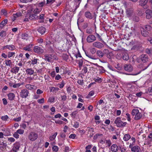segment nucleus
Returning a JSON list of instances; mask_svg holds the SVG:
<instances>
[{"label": "nucleus", "instance_id": "obj_1", "mask_svg": "<svg viewBox=\"0 0 152 152\" xmlns=\"http://www.w3.org/2000/svg\"><path fill=\"white\" fill-rule=\"evenodd\" d=\"M132 114L133 116H135V120H139L142 117L141 113L139 112V110L137 109H133L132 112Z\"/></svg>", "mask_w": 152, "mask_h": 152}, {"label": "nucleus", "instance_id": "obj_2", "mask_svg": "<svg viewBox=\"0 0 152 152\" xmlns=\"http://www.w3.org/2000/svg\"><path fill=\"white\" fill-rule=\"evenodd\" d=\"M114 123L118 127H121L125 126L127 124L126 122H123L121 120L120 117L117 118L115 121Z\"/></svg>", "mask_w": 152, "mask_h": 152}, {"label": "nucleus", "instance_id": "obj_3", "mask_svg": "<svg viewBox=\"0 0 152 152\" xmlns=\"http://www.w3.org/2000/svg\"><path fill=\"white\" fill-rule=\"evenodd\" d=\"M28 139L31 141H34L35 140L38 138L37 134L33 132H30L28 136Z\"/></svg>", "mask_w": 152, "mask_h": 152}, {"label": "nucleus", "instance_id": "obj_4", "mask_svg": "<svg viewBox=\"0 0 152 152\" xmlns=\"http://www.w3.org/2000/svg\"><path fill=\"white\" fill-rule=\"evenodd\" d=\"M45 59L46 61L48 62H52L54 60H57L58 58L56 56L54 55H52L46 56Z\"/></svg>", "mask_w": 152, "mask_h": 152}, {"label": "nucleus", "instance_id": "obj_5", "mask_svg": "<svg viewBox=\"0 0 152 152\" xmlns=\"http://www.w3.org/2000/svg\"><path fill=\"white\" fill-rule=\"evenodd\" d=\"M20 96L23 98H26L29 96L28 91L26 89L22 90L20 92Z\"/></svg>", "mask_w": 152, "mask_h": 152}, {"label": "nucleus", "instance_id": "obj_6", "mask_svg": "<svg viewBox=\"0 0 152 152\" xmlns=\"http://www.w3.org/2000/svg\"><path fill=\"white\" fill-rule=\"evenodd\" d=\"M96 40V37L93 35H90L88 36L86 38L87 41L89 43L93 42Z\"/></svg>", "mask_w": 152, "mask_h": 152}, {"label": "nucleus", "instance_id": "obj_7", "mask_svg": "<svg viewBox=\"0 0 152 152\" xmlns=\"http://www.w3.org/2000/svg\"><path fill=\"white\" fill-rule=\"evenodd\" d=\"M92 45L99 48H101L104 47V45L102 43L98 42H94L92 44Z\"/></svg>", "mask_w": 152, "mask_h": 152}, {"label": "nucleus", "instance_id": "obj_8", "mask_svg": "<svg viewBox=\"0 0 152 152\" xmlns=\"http://www.w3.org/2000/svg\"><path fill=\"white\" fill-rule=\"evenodd\" d=\"M34 50L35 52L39 54L42 53L44 52L43 49L37 46L34 47Z\"/></svg>", "mask_w": 152, "mask_h": 152}, {"label": "nucleus", "instance_id": "obj_9", "mask_svg": "<svg viewBox=\"0 0 152 152\" xmlns=\"http://www.w3.org/2000/svg\"><path fill=\"white\" fill-rule=\"evenodd\" d=\"M124 69L126 71L130 72L133 70V67L130 64H125L124 66Z\"/></svg>", "mask_w": 152, "mask_h": 152}, {"label": "nucleus", "instance_id": "obj_10", "mask_svg": "<svg viewBox=\"0 0 152 152\" xmlns=\"http://www.w3.org/2000/svg\"><path fill=\"white\" fill-rule=\"evenodd\" d=\"M140 60L143 63L147 62L148 60L147 56L145 54L141 55L140 57Z\"/></svg>", "mask_w": 152, "mask_h": 152}, {"label": "nucleus", "instance_id": "obj_11", "mask_svg": "<svg viewBox=\"0 0 152 152\" xmlns=\"http://www.w3.org/2000/svg\"><path fill=\"white\" fill-rule=\"evenodd\" d=\"M22 15V14L20 12H17L15 14H14L12 17V20L13 21H14L17 18L21 16Z\"/></svg>", "mask_w": 152, "mask_h": 152}, {"label": "nucleus", "instance_id": "obj_12", "mask_svg": "<svg viewBox=\"0 0 152 152\" xmlns=\"http://www.w3.org/2000/svg\"><path fill=\"white\" fill-rule=\"evenodd\" d=\"M146 18L148 19H150L152 16V12L149 10H147L145 11Z\"/></svg>", "mask_w": 152, "mask_h": 152}, {"label": "nucleus", "instance_id": "obj_13", "mask_svg": "<svg viewBox=\"0 0 152 152\" xmlns=\"http://www.w3.org/2000/svg\"><path fill=\"white\" fill-rule=\"evenodd\" d=\"M26 71V74L28 75H33L34 73V70L32 68H27Z\"/></svg>", "mask_w": 152, "mask_h": 152}, {"label": "nucleus", "instance_id": "obj_14", "mask_svg": "<svg viewBox=\"0 0 152 152\" xmlns=\"http://www.w3.org/2000/svg\"><path fill=\"white\" fill-rule=\"evenodd\" d=\"M110 148L111 151L113 152H116L118 151V146L115 144H113Z\"/></svg>", "mask_w": 152, "mask_h": 152}, {"label": "nucleus", "instance_id": "obj_15", "mask_svg": "<svg viewBox=\"0 0 152 152\" xmlns=\"http://www.w3.org/2000/svg\"><path fill=\"white\" fill-rule=\"evenodd\" d=\"M7 95L10 101L13 100L15 97L14 94L12 92L9 93L7 94Z\"/></svg>", "mask_w": 152, "mask_h": 152}, {"label": "nucleus", "instance_id": "obj_16", "mask_svg": "<svg viewBox=\"0 0 152 152\" xmlns=\"http://www.w3.org/2000/svg\"><path fill=\"white\" fill-rule=\"evenodd\" d=\"M126 13L128 17L131 16L133 13V10L132 8H129L126 10Z\"/></svg>", "mask_w": 152, "mask_h": 152}, {"label": "nucleus", "instance_id": "obj_17", "mask_svg": "<svg viewBox=\"0 0 152 152\" xmlns=\"http://www.w3.org/2000/svg\"><path fill=\"white\" fill-rule=\"evenodd\" d=\"M19 147V144L18 143H16L14 144L12 149L13 151L14 152H16L18 150Z\"/></svg>", "mask_w": 152, "mask_h": 152}, {"label": "nucleus", "instance_id": "obj_18", "mask_svg": "<svg viewBox=\"0 0 152 152\" xmlns=\"http://www.w3.org/2000/svg\"><path fill=\"white\" fill-rule=\"evenodd\" d=\"M4 48H7L10 50H13L15 49V46L13 45H8L4 46Z\"/></svg>", "mask_w": 152, "mask_h": 152}, {"label": "nucleus", "instance_id": "obj_19", "mask_svg": "<svg viewBox=\"0 0 152 152\" xmlns=\"http://www.w3.org/2000/svg\"><path fill=\"white\" fill-rule=\"evenodd\" d=\"M141 32L143 36L146 37L148 34V31L143 28H141Z\"/></svg>", "mask_w": 152, "mask_h": 152}, {"label": "nucleus", "instance_id": "obj_20", "mask_svg": "<svg viewBox=\"0 0 152 152\" xmlns=\"http://www.w3.org/2000/svg\"><path fill=\"white\" fill-rule=\"evenodd\" d=\"M5 65L7 66H11L12 65V62L10 59H6L4 61Z\"/></svg>", "mask_w": 152, "mask_h": 152}, {"label": "nucleus", "instance_id": "obj_21", "mask_svg": "<svg viewBox=\"0 0 152 152\" xmlns=\"http://www.w3.org/2000/svg\"><path fill=\"white\" fill-rule=\"evenodd\" d=\"M25 87L27 89L31 90L33 89H35L36 88L34 86L28 84L26 85H25Z\"/></svg>", "mask_w": 152, "mask_h": 152}, {"label": "nucleus", "instance_id": "obj_22", "mask_svg": "<svg viewBox=\"0 0 152 152\" xmlns=\"http://www.w3.org/2000/svg\"><path fill=\"white\" fill-rule=\"evenodd\" d=\"M85 15L86 17L87 18L92 19L93 18V16L91 13L89 11L86 12H85Z\"/></svg>", "mask_w": 152, "mask_h": 152}, {"label": "nucleus", "instance_id": "obj_23", "mask_svg": "<svg viewBox=\"0 0 152 152\" xmlns=\"http://www.w3.org/2000/svg\"><path fill=\"white\" fill-rule=\"evenodd\" d=\"M123 58L124 60L126 61L129 59V57L128 53L126 52H124L123 53Z\"/></svg>", "mask_w": 152, "mask_h": 152}, {"label": "nucleus", "instance_id": "obj_24", "mask_svg": "<svg viewBox=\"0 0 152 152\" xmlns=\"http://www.w3.org/2000/svg\"><path fill=\"white\" fill-rule=\"evenodd\" d=\"M19 70V68L17 66H15L11 70L12 72L16 74L18 72Z\"/></svg>", "mask_w": 152, "mask_h": 152}, {"label": "nucleus", "instance_id": "obj_25", "mask_svg": "<svg viewBox=\"0 0 152 152\" xmlns=\"http://www.w3.org/2000/svg\"><path fill=\"white\" fill-rule=\"evenodd\" d=\"M38 31L39 33L42 34L45 33V28L43 27H40L39 28Z\"/></svg>", "mask_w": 152, "mask_h": 152}, {"label": "nucleus", "instance_id": "obj_26", "mask_svg": "<svg viewBox=\"0 0 152 152\" xmlns=\"http://www.w3.org/2000/svg\"><path fill=\"white\" fill-rule=\"evenodd\" d=\"M152 139L147 138L145 142V144L149 145L150 146L151 145Z\"/></svg>", "mask_w": 152, "mask_h": 152}, {"label": "nucleus", "instance_id": "obj_27", "mask_svg": "<svg viewBox=\"0 0 152 152\" xmlns=\"http://www.w3.org/2000/svg\"><path fill=\"white\" fill-rule=\"evenodd\" d=\"M7 20L6 19L2 21L0 23V28H3L7 24Z\"/></svg>", "mask_w": 152, "mask_h": 152}, {"label": "nucleus", "instance_id": "obj_28", "mask_svg": "<svg viewBox=\"0 0 152 152\" xmlns=\"http://www.w3.org/2000/svg\"><path fill=\"white\" fill-rule=\"evenodd\" d=\"M129 99L132 100L133 102H135L137 100V98L135 96L132 94H129Z\"/></svg>", "mask_w": 152, "mask_h": 152}, {"label": "nucleus", "instance_id": "obj_29", "mask_svg": "<svg viewBox=\"0 0 152 152\" xmlns=\"http://www.w3.org/2000/svg\"><path fill=\"white\" fill-rule=\"evenodd\" d=\"M57 135V133L56 132L54 133L53 135L50 136L49 137V139L50 141H53L55 140L56 136Z\"/></svg>", "mask_w": 152, "mask_h": 152}, {"label": "nucleus", "instance_id": "obj_30", "mask_svg": "<svg viewBox=\"0 0 152 152\" xmlns=\"http://www.w3.org/2000/svg\"><path fill=\"white\" fill-rule=\"evenodd\" d=\"M32 45H29L27 46L26 47H25L23 49L24 50L26 51H31V48L32 47Z\"/></svg>", "mask_w": 152, "mask_h": 152}, {"label": "nucleus", "instance_id": "obj_31", "mask_svg": "<svg viewBox=\"0 0 152 152\" xmlns=\"http://www.w3.org/2000/svg\"><path fill=\"white\" fill-rule=\"evenodd\" d=\"M131 137L129 134H126L124 135L123 137V139L125 141H127Z\"/></svg>", "mask_w": 152, "mask_h": 152}, {"label": "nucleus", "instance_id": "obj_32", "mask_svg": "<svg viewBox=\"0 0 152 152\" xmlns=\"http://www.w3.org/2000/svg\"><path fill=\"white\" fill-rule=\"evenodd\" d=\"M148 0H141L140 1V4L142 6H145L147 3Z\"/></svg>", "mask_w": 152, "mask_h": 152}, {"label": "nucleus", "instance_id": "obj_33", "mask_svg": "<svg viewBox=\"0 0 152 152\" xmlns=\"http://www.w3.org/2000/svg\"><path fill=\"white\" fill-rule=\"evenodd\" d=\"M139 147L138 146H134L132 148L131 150L134 152H138L139 151Z\"/></svg>", "mask_w": 152, "mask_h": 152}, {"label": "nucleus", "instance_id": "obj_34", "mask_svg": "<svg viewBox=\"0 0 152 152\" xmlns=\"http://www.w3.org/2000/svg\"><path fill=\"white\" fill-rule=\"evenodd\" d=\"M96 54L100 58L104 56V53L100 50H98L96 52Z\"/></svg>", "mask_w": 152, "mask_h": 152}, {"label": "nucleus", "instance_id": "obj_35", "mask_svg": "<svg viewBox=\"0 0 152 152\" xmlns=\"http://www.w3.org/2000/svg\"><path fill=\"white\" fill-rule=\"evenodd\" d=\"M105 143L107 145L106 147H110L112 144V142L109 139L105 140Z\"/></svg>", "mask_w": 152, "mask_h": 152}, {"label": "nucleus", "instance_id": "obj_36", "mask_svg": "<svg viewBox=\"0 0 152 152\" xmlns=\"http://www.w3.org/2000/svg\"><path fill=\"white\" fill-rule=\"evenodd\" d=\"M58 149V147L56 145H54L52 148L53 152H57Z\"/></svg>", "mask_w": 152, "mask_h": 152}, {"label": "nucleus", "instance_id": "obj_37", "mask_svg": "<svg viewBox=\"0 0 152 152\" xmlns=\"http://www.w3.org/2000/svg\"><path fill=\"white\" fill-rule=\"evenodd\" d=\"M10 135V133L8 132L7 133H4V134L2 132H0V138H4V135L6 136H8Z\"/></svg>", "mask_w": 152, "mask_h": 152}, {"label": "nucleus", "instance_id": "obj_38", "mask_svg": "<svg viewBox=\"0 0 152 152\" xmlns=\"http://www.w3.org/2000/svg\"><path fill=\"white\" fill-rule=\"evenodd\" d=\"M83 60L82 59H81L78 60V64L80 68H81L83 65Z\"/></svg>", "mask_w": 152, "mask_h": 152}, {"label": "nucleus", "instance_id": "obj_39", "mask_svg": "<svg viewBox=\"0 0 152 152\" xmlns=\"http://www.w3.org/2000/svg\"><path fill=\"white\" fill-rule=\"evenodd\" d=\"M23 83L15 84L12 86V87L14 88H17L20 87L21 85H23Z\"/></svg>", "mask_w": 152, "mask_h": 152}, {"label": "nucleus", "instance_id": "obj_40", "mask_svg": "<svg viewBox=\"0 0 152 152\" xmlns=\"http://www.w3.org/2000/svg\"><path fill=\"white\" fill-rule=\"evenodd\" d=\"M41 10L40 9L36 8L34 10V12L35 14L39 13L41 12Z\"/></svg>", "mask_w": 152, "mask_h": 152}, {"label": "nucleus", "instance_id": "obj_41", "mask_svg": "<svg viewBox=\"0 0 152 152\" xmlns=\"http://www.w3.org/2000/svg\"><path fill=\"white\" fill-rule=\"evenodd\" d=\"M65 85V83L63 81H62L61 83L58 84L57 85V86H58V87L60 88H63Z\"/></svg>", "mask_w": 152, "mask_h": 152}, {"label": "nucleus", "instance_id": "obj_42", "mask_svg": "<svg viewBox=\"0 0 152 152\" xmlns=\"http://www.w3.org/2000/svg\"><path fill=\"white\" fill-rule=\"evenodd\" d=\"M9 118V117L7 115H5L2 116L1 117V119L2 120L4 121H7V119Z\"/></svg>", "mask_w": 152, "mask_h": 152}, {"label": "nucleus", "instance_id": "obj_43", "mask_svg": "<svg viewBox=\"0 0 152 152\" xmlns=\"http://www.w3.org/2000/svg\"><path fill=\"white\" fill-rule=\"evenodd\" d=\"M98 67L99 68V70L101 73H103L104 72L105 70L104 68L102 66H98Z\"/></svg>", "mask_w": 152, "mask_h": 152}, {"label": "nucleus", "instance_id": "obj_44", "mask_svg": "<svg viewBox=\"0 0 152 152\" xmlns=\"http://www.w3.org/2000/svg\"><path fill=\"white\" fill-rule=\"evenodd\" d=\"M6 36V32L5 31H2L0 33V36L2 37H4Z\"/></svg>", "mask_w": 152, "mask_h": 152}, {"label": "nucleus", "instance_id": "obj_45", "mask_svg": "<svg viewBox=\"0 0 152 152\" xmlns=\"http://www.w3.org/2000/svg\"><path fill=\"white\" fill-rule=\"evenodd\" d=\"M22 37L23 39H26V40L28 38V35L26 33H25L22 34Z\"/></svg>", "mask_w": 152, "mask_h": 152}, {"label": "nucleus", "instance_id": "obj_46", "mask_svg": "<svg viewBox=\"0 0 152 152\" xmlns=\"http://www.w3.org/2000/svg\"><path fill=\"white\" fill-rule=\"evenodd\" d=\"M15 54V53L13 52H9L7 53L8 57L9 58L13 56Z\"/></svg>", "mask_w": 152, "mask_h": 152}, {"label": "nucleus", "instance_id": "obj_47", "mask_svg": "<svg viewBox=\"0 0 152 152\" xmlns=\"http://www.w3.org/2000/svg\"><path fill=\"white\" fill-rule=\"evenodd\" d=\"M94 80L96 82L100 83L102 81L101 78L99 77H97V78H94Z\"/></svg>", "mask_w": 152, "mask_h": 152}, {"label": "nucleus", "instance_id": "obj_48", "mask_svg": "<svg viewBox=\"0 0 152 152\" xmlns=\"http://www.w3.org/2000/svg\"><path fill=\"white\" fill-rule=\"evenodd\" d=\"M16 132L18 134H22L24 132V131L23 130L20 129L18 130Z\"/></svg>", "mask_w": 152, "mask_h": 152}, {"label": "nucleus", "instance_id": "obj_49", "mask_svg": "<svg viewBox=\"0 0 152 152\" xmlns=\"http://www.w3.org/2000/svg\"><path fill=\"white\" fill-rule=\"evenodd\" d=\"M55 98L54 97H50L48 100V102L50 103L53 102L54 101Z\"/></svg>", "mask_w": 152, "mask_h": 152}, {"label": "nucleus", "instance_id": "obj_50", "mask_svg": "<svg viewBox=\"0 0 152 152\" xmlns=\"http://www.w3.org/2000/svg\"><path fill=\"white\" fill-rule=\"evenodd\" d=\"M44 17V15L43 14H41L40 15L39 17V22H44V20H43Z\"/></svg>", "mask_w": 152, "mask_h": 152}, {"label": "nucleus", "instance_id": "obj_51", "mask_svg": "<svg viewBox=\"0 0 152 152\" xmlns=\"http://www.w3.org/2000/svg\"><path fill=\"white\" fill-rule=\"evenodd\" d=\"M21 117H19L17 118H15L13 119V120L14 121H16L17 122H19L21 121Z\"/></svg>", "mask_w": 152, "mask_h": 152}, {"label": "nucleus", "instance_id": "obj_52", "mask_svg": "<svg viewBox=\"0 0 152 152\" xmlns=\"http://www.w3.org/2000/svg\"><path fill=\"white\" fill-rule=\"evenodd\" d=\"M50 110L51 111V114L53 115V114H54L56 111L55 107H52L50 109Z\"/></svg>", "mask_w": 152, "mask_h": 152}, {"label": "nucleus", "instance_id": "obj_53", "mask_svg": "<svg viewBox=\"0 0 152 152\" xmlns=\"http://www.w3.org/2000/svg\"><path fill=\"white\" fill-rule=\"evenodd\" d=\"M15 140V139L13 137H9L8 138V141L11 142H14Z\"/></svg>", "mask_w": 152, "mask_h": 152}, {"label": "nucleus", "instance_id": "obj_54", "mask_svg": "<svg viewBox=\"0 0 152 152\" xmlns=\"http://www.w3.org/2000/svg\"><path fill=\"white\" fill-rule=\"evenodd\" d=\"M59 90V89L58 88H56L54 87H51V91H58Z\"/></svg>", "mask_w": 152, "mask_h": 152}, {"label": "nucleus", "instance_id": "obj_55", "mask_svg": "<svg viewBox=\"0 0 152 152\" xmlns=\"http://www.w3.org/2000/svg\"><path fill=\"white\" fill-rule=\"evenodd\" d=\"M37 102L40 104H43L44 103V99L43 98L37 100Z\"/></svg>", "mask_w": 152, "mask_h": 152}, {"label": "nucleus", "instance_id": "obj_56", "mask_svg": "<svg viewBox=\"0 0 152 152\" xmlns=\"http://www.w3.org/2000/svg\"><path fill=\"white\" fill-rule=\"evenodd\" d=\"M55 1V0H47L46 3L47 4H52Z\"/></svg>", "mask_w": 152, "mask_h": 152}, {"label": "nucleus", "instance_id": "obj_57", "mask_svg": "<svg viewBox=\"0 0 152 152\" xmlns=\"http://www.w3.org/2000/svg\"><path fill=\"white\" fill-rule=\"evenodd\" d=\"M79 124L77 122H74L73 126L75 128H77L79 127Z\"/></svg>", "mask_w": 152, "mask_h": 152}, {"label": "nucleus", "instance_id": "obj_58", "mask_svg": "<svg viewBox=\"0 0 152 152\" xmlns=\"http://www.w3.org/2000/svg\"><path fill=\"white\" fill-rule=\"evenodd\" d=\"M35 14H32L30 15L29 17V19L30 20H32L35 18Z\"/></svg>", "mask_w": 152, "mask_h": 152}, {"label": "nucleus", "instance_id": "obj_59", "mask_svg": "<svg viewBox=\"0 0 152 152\" xmlns=\"http://www.w3.org/2000/svg\"><path fill=\"white\" fill-rule=\"evenodd\" d=\"M38 60L37 59H34V60H32L31 64L33 65L36 64L37 63V61Z\"/></svg>", "mask_w": 152, "mask_h": 152}, {"label": "nucleus", "instance_id": "obj_60", "mask_svg": "<svg viewBox=\"0 0 152 152\" xmlns=\"http://www.w3.org/2000/svg\"><path fill=\"white\" fill-rule=\"evenodd\" d=\"M20 126L21 128L25 129L26 127V124L22 123L20 125Z\"/></svg>", "mask_w": 152, "mask_h": 152}, {"label": "nucleus", "instance_id": "obj_61", "mask_svg": "<svg viewBox=\"0 0 152 152\" xmlns=\"http://www.w3.org/2000/svg\"><path fill=\"white\" fill-rule=\"evenodd\" d=\"M61 100L62 101H65L66 100V96L65 95H63L62 96H61Z\"/></svg>", "mask_w": 152, "mask_h": 152}, {"label": "nucleus", "instance_id": "obj_62", "mask_svg": "<svg viewBox=\"0 0 152 152\" xmlns=\"http://www.w3.org/2000/svg\"><path fill=\"white\" fill-rule=\"evenodd\" d=\"M63 59L65 61H67L68 58V56L66 54H64L63 55Z\"/></svg>", "mask_w": 152, "mask_h": 152}, {"label": "nucleus", "instance_id": "obj_63", "mask_svg": "<svg viewBox=\"0 0 152 152\" xmlns=\"http://www.w3.org/2000/svg\"><path fill=\"white\" fill-rule=\"evenodd\" d=\"M13 136L14 137L17 139H18L19 137V135L16 132H15L13 135Z\"/></svg>", "mask_w": 152, "mask_h": 152}, {"label": "nucleus", "instance_id": "obj_64", "mask_svg": "<svg viewBox=\"0 0 152 152\" xmlns=\"http://www.w3.org/2000/svg\"><path fill=\"white\" fill-rule=\"evenodd\" d=\"M1 13L4 15H6L7 14V12L5 10H2L1 11Z\"/></svg>", "mask_w": 152, "mask_h": 152}]
</instances>
